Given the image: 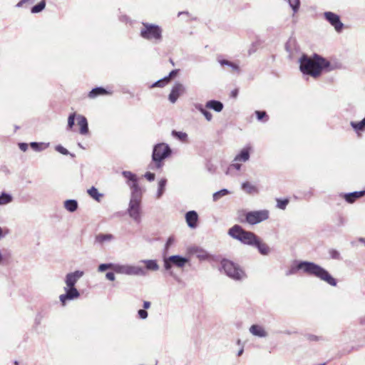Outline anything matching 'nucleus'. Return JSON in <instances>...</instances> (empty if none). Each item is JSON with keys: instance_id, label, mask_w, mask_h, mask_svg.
Returning a JSON list of instances; mask_svg holds the SVG:
<instances>
[{"instance_id": "nucleus-7", "label": "nucleus", "mask_w": 365, "mask_h": 365, "mask_svg": "<svg viewBox=\"0 0 365 365\" xmlns=\"http://www.w3.org/2000/svg\"><path fill=\"white\" fill-rule=\"evenodd\" d=\"M171 153L172 150L167 143H160L155 145L152 153V160L155 163V167L160 168L163 160L169 157Z\"/></svg>"}, {"instance_id": "nucleus-17", "label": "nucleus", "mask_w": 365, "mask_h": 365, "mask_svg": "<svg viewBox=\"0 0 365 365\" xmlns=\"http://www.w3.org/2000/svg\"><path fill=\"white\" fill-rule=\"evenodd\" d=\"M249 331L251 334L259 338H265L268 336L267 331L261 325L253 324L250 327Z\"/></svg>"}, {"instance_id": "nucleus-31", "label": "nucleus", "mask_w": 365, "mask_h": 365, "mask_svg": "<svg viewBox=\"0 0 365 365\" xmlns=\"http://www.w3.org/2000/svg\"><path fill=\"white\" fill-rule=\"evenodd\" d=\"M350 125L356 133L364 131L365 130V118L359 122L351 121Z\"/></svg>"}, {"instance_id": "nucleus-39", "label": "nucleus", "mask_w": 365, "mask_h": 365, "mask_svg": "<svg viewBox=\"0 0 365 365\" xmlns=\"http://www.w3.org/2000/svg\"><path fill=\"white\" fill-rule=\"evenodd\" d=\"M289 6L292 8L294 14L299 11L300 6V0H287Z\"/></svg>"}, {"instance_id": "nucleus-16", "label": "nucleus", "mask_w": 365, "mask_h": 365, "mask_svg": "<svg viewBox=\"0 0 365 365\" xmlns=\"http://www.w3.org/2000/svg\"><path fill=\"white\" fill-rule=\"evenodd\" d=\"M115 239V237L110 233H99L95 237V243L101 246L110 243Z\"/></svg>"}, {"instance_id": "nucleus-33", "label": "nucleus", "mask_w": 365, "mask_h": 365, "mask_svg": "<svg viewBox=\"0 0 365 365\" xmlns=\"http://www.w3.org/2000/svg\"><path fill=\"white\" fill-rule=\"evenodd\" d=\"M88 195L98 202L101 201V197L103 196L102 193H100L95 187H91L88 190Z\"/></svg>"}, {"instance_id": "nucleus-26", "label": "nucleus", "mask_w": 365, "mask_h": 365, "mask_svg": "<svg viewBox=\"0 0 365 365\" xmlns=\"http://www.w3.org/2000/svg\"><path fill=\"white\" fill-rule=\"evenodd\" d=\"M110 92L107 91L105 88L102 87H96L93 88L88 93V97L90 98H95L98 96H103L106 94H110Z\"/></svg>"}, {"instance_id": "nucleus-15", "label": "nucleus", "mask_w": 365, "mask_h": 365, "mask_svg": "<svg viewBox=\"0 0 365 365\" xmlns=\"http://www.w3.org/2000/svg\"><path fill=\"white\" fill-rule=\"evenodd\" d=\"M185 87L180 83H175L171 89L168 99L170 103H175L178 98L184 93Z\"/></svg>"}, {"instance_id": "nucleus-18", "label": "nucleus", "mask_w": 365, "mask_h": 365, "mask_svg": "<svg viewBox=\"0 0 365 365\" xmlns=\"http://www.w3.org/2000/svg\"><path fill=\"white\" fill-rule=\"evenodd\" d=\"M185 220L189 227L192 229L197 227L198 221L197 213L194 210L188 211L185 214Z\"/></svg>"}, {"instance_id": "nucleus-3", "label": "nucleus", "mask_w": 365, "mask_h": 365, "mask_svg": "<svg viewBox=\"0 0 365 365\" xmlns=\"http://www.w3.org/2000/svg\"><path fill=\"white\" fill-rule=\"evenodd\" d=\"M227 234L232 238L240 241L241 243L252 247L257 242L256 240L258 237L254 232L244 230L239 225H235L230 228Z\"/></svg>"}, {"instance_id": "nucleus-20", "label": "nucleus", "mask_w": 365, "mask_h": 365, "mask_svg": "<svg viewBox=\"0 0 365 365\" xmlns=\"http://www.w3.org/2000/svg\"><path fill=\"white\" fill-rule=\"evenodd\" d=\"M250 147L243 148L240 153L235 156V162H242L245 163L250 160Z\"/></svg>"}, {"instance_id": "nucleus-25", "label": "nucleus", "mask_w": 365, "mask_h": 365, "mask_svg": "<svg viewBox=\"0 0 365 365\" xmlns=\"http://www.w3.org/2000/svg\"><path fill=\"white\" fill-rule=\"evenodd\" d=\"M217 61H218V63L222 66H229L233 71H235L237 73H240L241 72L239 65L234 62L230 61L228 60L220 59V58Z\"/></svg>"}, {"instance_id": "nucleus-27", "label": "nucleus", "mask_w": 365, "mask_h": 365, "mask_svg": "<svg viewBox=\"0 0 365 365\" xmlns=\"http://www.w3.org/2000/svg\"><path fill=\"white\" fill-rule=\"evenodd\" d=\"M140 262L145 264V269L150 271H157L159 269V265L155 259H143Z\"/></svg>"}, {"instance_id": "nucleus-6", "label": "nucleus", "mask_w": 365, "mask_h": 365, "mask_svg": "<svg viewBox=\"0 0 365 365\" xmlns=\"http://www.w3.org/2000/svg\"><path fill=\"white\" fill-rule=\"evenodd\" d=\"M188 262V259L180 255H172L168 257H164L163 265L165 270L169 272L170 276L173 277L175 280L179 281V277L172 271L173 267L178 268H183L186 263Z\"/></svg>"}, {"instance_id": "nucleus-42", "label": "nucleus", "mask_w": 365, "mask_h": 365, "mask_svg": "<svg viewBox=\"0 0 365 365\" xmlns=\"http://www.w3.org/2000/svg\"><path fill=\"white\" fill-rule=\"evenodd\" d=\"M77 115L75 113H73L69 115L68 118V129H71L75 123V119L76 118Z\"/></svg>"}, {"instance_id": "nucleus-28", "label": "nucleus", "mask_w": 365, "mask_h": 365, "mask_svg": "<svg viewBox=\"0 0 365 365\" xmlns=\"http://www.w3.org/2000/svg\"><path fill=\"white\" fill-rule=\"evenodd\" d=\"M196 110L200 111L205 118L207 121H211L212 120V115L210 112H209L206 108H205L200 103H195L194 105Z\"/></svg>"}, {"instance_id": "nucleus-11", "label": "nucleus", "mask_w": 365, "mask_h": 365, "mask_svg": "<svg viewBox=\"0 0 365 365\" xmlns=\"http://www.w3.org/2000/svg\"><path fill=\"white\" fill-rule=\"evenodd\" d=\"M65 293L59 296V300L63 306L66 304L67 301L76 299L80 297V293L76 287H65Z\"/></svg>"}, {"instance_id": "nucleus-51", "label": "nucleus", "mask_w": 365, "mask_h": 365, "mask_svg": "<svg viewBox=\"0 0 365 365\" xmlns=\"http://www.w3.org/2000/svg\"><path fill=\"white\" fill-rule=\"evenodd\" d=\"M145 178L150 182L154 180L155 179V174L154 173H150V172H147L145 174Z\"/></svg>"}, {"instance_id": "nucleus-64", "label": "nucleus", "mask_w": 365, "mask_h": 365, "mask_svg": "<svg viewBox=\"0 0 365 365\" xmlns=\"http://www.w3.org/2000/svg\"><path fill=\"white\" fill-rule=\"evenodd\" d=\"M78 146L81 147V148H83V147L82 146V145L81 143H78Z\"/></svg>"}, {"instance_id": "nucleus-37", "label": "nucleus", "mask_w": 365, "mask_h": 365, "mask_svg": "<svg viewBox=\"0 0 365 365\" xmlns=\"http://www.w3.org/2000/svg\"><path fill=\"white\" fill-rule=\"evenodd\" d=\"M115 264L113 263H106V264H101L98 266V271L100 272H103L106 271V269H111L115 272Z\"/></svg>"}, {"instance_id": "nucleus-56", "label": "nucleus", "mask_w": 365, "mask_h": 365, "mask_svg": "<svg viewBox=\"0 0 365 365\" xmlns=\"http://www.w3.org/2000/svg\"><path fill=\"white\" fill-rule=\"evenodd\" d=\"M42 316L41 314H38L35 318V324L36 325H39L41 324V319H42Z\"/></svg>"}, {"instance_id": "nucleus-30", "label": "nucleus", "mask_w": 365, "mask_h": 365, "mask_svg": "<svg viewBox=\"0 0 365 365\" xmlns=\"http://www.w3.org/2000/svg\"><path fill=\"white\" fill-rule=\"evenodd\" d=\"M64 207L68 212H73L78 209V202L76 200H67L64 202Z\"/></svg>"}, {"instance_id": "nucleus-57", "label": "nucleus", "mask_w": 365, "mask_h": 365, "mask_svg": "<svg viewBox=\"0 0 365 365\" xmlns=\"http://www.w3.org/2000/svg\"><path fill=\"white\" fill-rule=\"evenodd\" d=\"M150 305H151V304H150V302L145 301V302H143V309H149V308L150 307Z\"/></svg>"}, {"instance_id": "nucleus-60", "label": "nucleus", "mask_w": 365, "mask_h": 365, "mask_svg": "<svg viewBox=\"0 0 365 365\" xmlns=\"http://www.w3.org/2000/svg\"><path fill=\"white\" fill-rule=\"evenodd\" d=\"M359 241L361 242H363L365 245V238L360 237L359 239Z\"/></svg>"}, {"instance_id": "nucleus-5", "label": "nucleus", "mask_w": 365, "mask_h": 365, "mask_svg": "<svg viewBox=\"0 0 365 365\" xmlns=\"http://www.w3.org/2000/svg\"><path fill=\"white\" fill-rule=\"evenodd\" d=\"M141 200L142 191L138 192V190L135 189L133 193H130L128 213L137 223H139L141 220Z\"/></svg>"}, {"instance_id": "nucleus-4", "label": "nucleus", "mask_w": 365, "mask_h": 365, "mask_svg": "<svg viewBox=\"0 0 365 365\" xmlns=\"http://www.w3.org/2000/svg\"><path fill=\"white\" fill-rule=\"evenodd\" d=\"M140 36L145 40L157 43L163 39V29L157 24L143 22Z\"/></svg>"}, {"instance_id": "nucleus-58", "label": "nucleus", "mask_w": 365, "mask_h": 365, "mask_svg": "<svg viewBox=\"0 0 365 365\" xmlns=\"http://www.w3.org/2000/svg\"><path fill=\"white\" fill-rule=\"evenodd\" d=\"M29 0H21L16 5V7H21L23 6L24 4L26 3V2H29Z\"/></svg>"}, {"instance_id": "nucleus-46", "label": "nucleus", "mask_w": 365, "mask_h": 365, "mask_svg": "<svg viewBox=\"0 0 365 365\" xmlns=\"http://www.w3.org/2000/svg\"><path fill=\"white\" fill-rule=\"evenodd\" d=\"M42 144V143L32 142L30 143V145L34 150L41 151L43 150V148L41 147Z\"/></svg>"}, {"instance_id": "nucleus-61", "label": "nucleus", "mask_w": 365, "mask_h": 365, "mask_svg": "<svg viewBox=\"0 0 365 365\" xmlns=\"http://www.w3.org/2000/svg\"><path fill=\"white\" fill-rule=\"evenodd\" d=\"M232 96L235 97L237 95V90L233 91L232 92Z\"/></svg>"}, {"instance_id": "nucleus-14", "label": "nucleus", "mask_w": 365, "mask_h": 365, "mask_svg": "<svg viewBox=\"0 0 365 365\" xmlns=\"http://www.w3.org/2000/svg\"><path fill=\"white\" fill-rule=\"evenodd\" d=\"M83 275V272L80 270L68 273L65 277L66 287H75L76 282Z\"/></svg>"}, {"instance_id": "nucleus-53", "label": "nucleus", "mask_w": 365, "mask_h": 365, "mask_svg": "<svg viewBox=\"0 0 365 365\" xmlns=\"http://www.w3.org/2000/svg\"><path fill=\"white\" fill-rule=\"evenodd\" d=\"M19 147L20 148L21 150L25 152L28 149V144L27 143H20L19 144Z\"/></svg>"}, {"instance_id": "nucleus-38", "label": "nucleus", "mask_w": 365, "mask_h": 365, "mask_svg": "<svg viewBox=\"0 0 365 365\" xmlns=\"http://www.w3.org/2000/svg\"><path fill=\"white\" fill-rule=\"evenodd\" d=\"M229 190H227V189H222L220 191H217L216 192H215L213 194V200L214 201H217L218 200H220L222 197L229 194Z\"/></svg>"}, {"instance_id": "nucleus-29", "label": "nucleus", "mask_w": 365, "mask_h": 365, "mask_svg": "<svg viewBox=\"0 0 365 365\" xmlns=\"http://www.w3.org/2000/svg\"><path fill=\"white\" fill-rule=\"evenodd\" d=\"M242 189L247 194H255L259 192L257 187L250 182H243L242 184Z\"/></svg>"}, {"instance_id": "nucleus-54", "label": "nucleus", "mask_w": 365, "mask_h": 365, "mask_svg": "<svg viewBox=\"0 0 365 365\" xmlns=\"http://www.w3.org/2000/svg\"><path fill=\"white\" fill-rule=\"evenodd\" d=\"M232 168H234L237 170H240L241 169L242 165L240 163V162H235L231 165Z\"/></svg>"}, {"instance_id": "nucleus-36", "label": "nucleus", "mask_w": 365, "mask_h": 365, "mask_svg": "<svg viewBox=\"0 0 365 365\" xmlns=\"http://www.w3.org/2000/svg\"><path fill=\"white\" fill-rule=\"evenodd\" d=\"M172 135L182 142H186L187 140V134L184 132L173 130Z\"/></svg>"}, {"instance_id": "nucleus-50", "label": "nucleus", "mask_w": 365, "mask_h": 365, "mask_svg": "<svg viewBox=\"0 0 365 365\" xmlns=\"http://www.w3.org/2000/svg\"><path fill=\"white\" fill-rule=\"evenodd\" d=\"M294 43V41L289 40L285 45V48H286L287 51L289 52L290 54L292 53L291 46L293 45Z\"/></svg>"}, {"instance_id": "nucleus-1", "label": "nucleus", "mask_w": 365, "mask_h": 365, "mask_svg": "<svg viewBox=\"0 0 365 365\" xmlns=\"http://www.w3.org/2000/svg\"><path fill=\"white\" fill-rule=\"evenodd\" d=\"M302 271L303 273L314 276L324 281L331 286L336 287V279H334L327 270L319 264L308 261H297L294 265L287 271L286 276L296 274L298 271Z\"/></svg>"}, {"instance_id": "nucleus-22", "label": "nucleus", "mask_w": 365, "mask_h": 365, "mask_svg": "<svg viewBox=\"0 0 365 365\" xmlns=\"http://www.w3.org/2000/svg\"><path fill=\"white\" fill-rule=\"evenodd\" d=\"M189 252L195 255L200 260H205L209 257V254L205 250L198 247H190Z\"/></svg>"}, {"instance_id": "nucleus-45", "label": "nucleus", "mask_w": 365, "mask_h": 365, "mask_svg": "<svg viewBox=\"0 0 365 365\" xmlns=\"http://www.w3.org/2000/svg\"><path fill=\"white\" fill-rule=\"evenodd\" d=\"M255 114L257 115V118L259 120H262L264 118H267V119L265 120V121H267L268 120V118L267 116V113L265 111H259V110H257L255 111Z\"/></svg>"}, {"instance_id": "nucleus-41", "label": "nucleus", "mask_w": 365, "mask_h": 365, "mask_svg": "<svg viewBox=\"0 0 365 365\" xmlns=\"http://www.w3.org/2000/svg\"><path fill=\"white\" fill-rule=\"evenodd\" d=\"M277 207L281 210H285L287 205L289 203L288 199H277Z\"/></svg>"}, {"instance_id": "nucleus-8", "label": "nucleus", "mask_w": 365, "mask_h": 365, "mask_svg": "<svg viewBox=\"0 0 365 365\" xmlns=\"http://www.w3.org/2000/svg\"><path fill=\"white\" fill-rule=\"evenodd\" d=\"M220 264L221 269L229 277L235 280H242L246 277L245 272L233 262L224 259L221 261Z\"/></svg>"}, {"instance_id": "nucleus-13", "label": "nucleus", "mask_w": 365, "mask_h": 365, "mask_svg": "<svg viewBox=\"0 0 365 365\" xmlns=\"http://www.w3.org/2000/svg\"><path fill=\"white\" fill-rule=\"evenodd\" d=\"M122 175L127 180L126 183L130 187L131 193H133L135 188L138 192H141V189L138 183L136 175L130 171L125 170L122 172Z\"/></svg>"}, {"instance_id": "nucleus-34", "label": "nucleus", "mask_w": 365, "mask_h": 365, "mask_svg": "<svg viewBox=\"0 0 365 365\" xmlns=\"http://www.w3.org/2000/svg\"><path fill=\"white\" fill-rule=\"evenodd\" d=\"M13 200L12 196L6 192L0 194V205H7Z\"/></svg>"}, {"instance_id": "nucleus-52", "label": "nucleus", "mask_w": 365, "mask_h": 365, "mask_svg": "<svg viewBox=\"0 0 365 365\" xmlns=\"http://www.w3.org/2000/svg\"><path fill=\"white\" fill-rule=\"evenodd\" d=\"M106 277L107 279L110 281H114L115 279V277L113 272H107L106 274Z\"/></svg>"}, {"instance_id": "nucleus-59", "label": "nucleus", "mask_w": 365, "mask_h": 365, "mask_svg": "<svg viewBox=\"0 0 365 365\" xmlns=\"http://www.w3.org/2000/svg\"><path fill=\"white\" fill-rule=\"evenodd\" d=\"M243 353V349H241L240 350L238 351V353H237V356H241Z\"/></svg>"}, {"instance_id": "nucleus-32", "label": "nucleus", "mask_w": 365, "mask_h": 365, "mask_svg": "<svg viewBox=\"0 0 365 365\" xmlns=\"http://www.w3.org/2000/svg\"><path fill=\"white\" fill-rule=\"evenodd\" d=\"M166 183H167V180L165 178H162L158 182V192L156 194V197L158 199L162 197V195H163V193L165 192Z\"/></svg>"}, {"instance_id": "nucleus-44", "label": "nucleus", "mask_w": 365, "mask_h": 365, "mask_svg": "<svg viewBox=\"0 0 365 365\" xmlns=\"http://www.w3.org/2000/svg\"><path fill=\"white\" fill-rule=\"evenodd\" d=\"M178 73V69L171 71L168 76L164 77V80H165V81L168 83L172 78L175 77L177 75Z\"/></svg>"}, {"instance_id": "nucleus-10", "label": "nucleus", "mask_w": 365, "mask_h": 365, "mask_svg": "<svg viewBox=\"0 0 365 365\" xmlns=\"http://www.w3.org/2000/svg\"><path fill=\"white\" fill-rule=\"evenodd\" d=\"M246 222L252 225L258 224L269 218V211L267 210L248 212L246 215Z\"/></svg>"}, {"instance_id": "nucleus-43", "label": "nucleus", "mask_w": 365, "mask_h": 365, "mask_svg": "<svg viewBox=\"0 0 365 365\" xmlns=\"http://www.w3.org/2000/svg\"><path fill=\"white\" fill-rule=\"evenodd\" d=\"M330 257L334 259H341V255L336 250L331 249L329 251Z\"/></svg>"}, {"instance_id": "nucleus-49", "label": "nucleus", "mask_w": 365, "mask_h": 365, "mask_svg": "<svg viewBox=\"0 0 365 365\" xmlns=\"http://www.w3.org/2000/svg\"><path fill=\"white\" fill-rule=\"evenodd\" d=\"M305 337L309 341H319L321 339L319 336L310 334H307Z\"/></svg>"}, {"instance_id": "nucleus-2", "label": "nucleus", "mask_w": 365, "mask_h": 365, "mask_svg": "<svg viewBox=\"0 0 365 365\" xmlns=\"http://www.w3.org/2000/svg\"><path fill=\"white\" fill-rule=\"evenodd\" d=\"M299 68L304 74L310 75L312 77H318L323 68L329 66L330 63L325 58L317 54H314L313 58L303 54L299 58Z\"/></svg>"}, {"instance_id": "nucleus-55", "label": "nucleus", "mask_w": 365, "mask_h": 365, "mask_svg": "<svg viewBox=\"0 0 365 365\" xmlns=\"http://www.w3.org/2000/svg\"><path fill=\"white\" fill-rule=\"evenodd\" d=\"M174 239L172 237H170L165 244V249H168V247L173 243Z\"/></svg>"}, {"instance_id": "nucleus-63", "label": "nucleus", "mask_w": 365, "mask_h": 365, "mask_svg": "<svg viewBox=\"0 0 365 365\" xmlns=\"http://www.w3.org/2000/svg\"><path fill=\"white\" fill-rule=\"evenodd\" d=\"M2 237V229L0 227V239Z\"/></svg>"}, {"instance_id": "nucleus-47", "label": "nucleus", "mask_w": 365, "mask_h": 365, "mask_svg": "<svg viewBox=\"0 0 365 365\" xmlns=\"http://www.w3.org/2000/svg\"><path fill=\"white\" fill-rule=\"evenodd\" d=\"M166 83H167V82L165 81V80H164V78H162L160 80H158L156 82H155L151 86V87L152 88H154V87H163Z\"/></svg>"}, {"instance_id": "nucleus-19", "label": "nucleus", "mask_w": 365, "mask_h": 365, "mask_svg": "<svg viewBox=\"0 0 365 365\" xmlns=\"http://www.w3.org/2000/svg\"><path fill=\"white\" fill-rule=\"evenodd\" d=\"M256 242H255L252 247L257 248L261 255L266 256L270 253V247L266 243L263 242L259 237H257Z\"/></svg>"}, {"instance_id": "nucleus-40", "label": "nucleus", "mask_w": 365, "mask_h": 365, "mask_svg": "<svg viewBox=\"0 0 365 365\" xmlns=\"http://www.w3.org/2000/svg\"><path fill=\"white\" fill-rule=\"evenodd\" d=\"M55 150L60 153L62 155H70L72 158H73L75 155L71 153H69V151L65 148L64 147H63L62 145H58L55 147Z\"/></svg>"}, {"instance_id": "nucleus-9", "label": "nucleus", "mask_w": 365, "mask_h": 365, "mask_svg": "<svg viewBox=\"0 0 365 365\" xmlns=\"http://www.w3.org/2000/svg\"><path fill=\"white\" fill-rule=\"evenodd\" d=\"M115 272L117 274L130 276H145L146 271L144 268L130 264H115Z\"/></svg>"}, {"instance_id": "nucleus-48", "label": "nucleus", "mask_w": 365, "mask_h": 365, "mask_svg": "<svg viewBox=\"0 0 365 365\" xmlns=\"http://www.w3.org/2000/svg\"><path fill=\"white\" fill-rule=\"evenodd\" d=\"M138 314L140 319H145L148 318V314L145 309H139L138 312Z\"/></svg>"}, {"instance_id": "nucleus-21", "label": "nucleus", "mask_w": 365, "mask_h": 365, "mask_svg": "<svg viewBox=\"0 0 365 365\" xmlns=\"http://www.w3.org/2000/svg\"><path fill=\"white\" fill-rule=\"evenodd\" d=\"M76 120L80 127V134L83 135H87L88 133V125L86 118L82 115H77Z\"/></svg>"}, {"instance_id": "nucleus-12", "label": "nucleus", "mask_w": 365, "mask_h": 365, "mask_svg": "<svg viewBox=\"0 0 365 365\" xmlns=\"http://www.w3.org/2000/svg\"><path fill=\"white\" fill-rule=\"evenodd\" d=\"M325 19L334 28L336 32L339 33L344 28V24L340 20L338 14L331 11H326L324 13Z\"/></svg>"}, {"instance_id": "nucleus-62", "label": "nucleus", "mask_w": 365, "mask_h": 365, "mask_svg": "<svg viewBox=\"0 0 365 365\" xmlns=\"http://www.w3.org/2000/svg\"><path fill=\"white\" fill-rule=\"evenodd\" d=\"M188 14V13H187V12H179V13H178V16H180V15H181V14Z\"/></svg>"}, {"instance_id": "nucleus-35", "label": "nucleus", "mask_w": 365, "mask_h": 365, "mask_svg": "<svg viewBox=\"0 0 365 365\" xmlns=\"http://www.w3.org/2000/svg\"><path fill=\"white\" fill-rule=\"evenodd\" d=\"M45 7H46V1L44 0H42L41 1H40L36 5L34 6L31 8V11L33 14L39 13L41 11H43L45 9Z\"/></svg>"}, {"instance_id": "nucleus-24", "label": "nucleus", "mask_w": 365, "mask_h": 365, "mask_svg": "<svg viewBox=\"0 0 365 365\" xmlns=\"http://www.w3.org/2000/svg\"><path fill=\"white\" fill-rule=\"evenodd\" d=\"M205 108L207 109L213 110L215 112L220 113L223 110L224 105L222 102L217 100H210L206 102Z\"/></svg>"}, {"instance_id": "nucleus-23", "label": "nucleus", "mask_w": 365, "mask_h": 365, "mask_svg": "<svg viewBox=\"0 0 365 365\" xmlns=\"http://www.w3.org/2000/svg\"><path fill=\"white\" fill-rule=\"evenodd\" d=\"M365 195V190L355 191L344 195V200L349 203L354 202L357 199L363 197Z\"/></svg>"}]
</instances>
